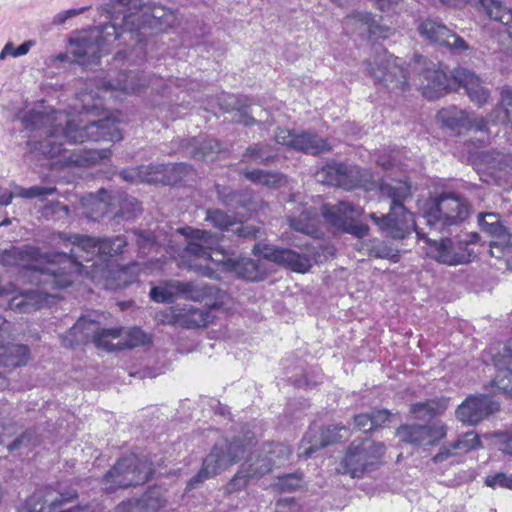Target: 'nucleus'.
<instances>
[{
	"label": "nucleus",
	"instance_id": "nucleus-1",
	"mask_svg": "<svg viewBox=\"0 0 512 512\" xmlns=\"http://www.w3.org/2000/svg\"><path fill=\"white\" fill-rule=\"evenodd\" d=\"M367 70L376 83L391 92H403L411 80L413 85L422 90L423 95L435 99L443 93L463 88L470 101L478 107L484 106L490 98V90L484 81L473 71L457 68L451 76L428 61L416 55L409 64V71L403 67V61L386 50L377 51L371 60L366 62Z\"/></svg>",
	"mask_w": 512,
	"mask_h": 512
},
{
	"label": "nucleus",
	"instance_id": "nucleus-2",
	"mask_svg": "<svg viewBox=\"0 0 512 512\" xmlns=\"http://www.w3.org/2000/svg\"><path fill=\"white\" fill-rule=\"evenodd\" d=\"M21 123L29 132L27 147L46 157H57L66 151L64 145L85 141H111L122 139V133L115 119H84L81 115L71 116L63 111L41 108L27 111Z\"/></svg>",
	"mask_w": 512,
	"mask_h": 512
},
{
	"label": "nucleus",
	"instance_id": "nucleus-3",
	"mask_svg": "<svg viewBox=\"0 0 512 512\" xmlns=\"http://www.w3.org/2000/svg\"><path fill=\"white\" fill-rule=\"evenodd\" d=\"M379 191L381 196L391 199L390 211L382 216L370 213L369 217L387 236L403 239L414 228L418 238L424 241L423 249L426 256L446 266L468 264L475 258L471 245L480 240L478 233L470 232L454 237L433 238L415 227L413 215L403 205V201L410 194V188L406 183L401 181L395 184L381 183Z\"/></svg>",
	"mask_w": 512,
	"mask_h": 512
},
{
	"label": "nucleus",
	"instance_id": "nucleus-4",
	"mask_svg": "<svg viewBox=\"0 0 512 512\" xmlns=\"http://www.w3.org/2000/svg\"><path fill=\"white\" fill-rule=\"evenodd\" d=\"M117 4L127 9L120 23L113 20L105 24L97 34L82 36L76 40L72 50L75 61L83 66L97 64L104 51V42H112L119 39L123 32H139L146 27H153L158 21L164 18L166 12L163 7H149L143 4L142 0H115Z\"/></svg>",
	"mask_w": 512,
	"mask_h": 512
},
{
	"label": "nucleus",
	"instance_id": "nucleus-5",
	"mask_svg": "<svg viewBox=\"0 0 512 512\" xmlns=\"http://www.w3.org/2000/svg\"><path fill=\"white\" fill-rule=\"evenodd\" d=\"M175 233L185 238L183 256L190 257L187 262L190 270L204 277L216 278V268L222 266L249 281H258L262 278L263 270L258 261L249 258L238 261L226 258L216 249L218 239L212 233L192 227L178 228Z\"/></svg>",
	"mask_w": 512,
	"mask_h": 512
},
{
	"label": "nucleus",
	"instance_id": "nucleus-6",
	"mask_svg": "<svg viewBox=\"0 0 512 512\" xmlns=\"http://www.w3.org/2000/svg\"><path fill=\"white\" fill-rule=\"evenodd\" d=\"M50 256H42L34 247H12L0 253V264L17 266L23 269V276L28 277L37 288L27 290L14 296L9 301V308L19 313H30L54 303L58 293L53 287V280L43 281L42 274L48 273Z\"/></svg>",
	"mask_w": 512,
	"mask_h": 512
},
{
	"label": "nucleus",
	"instance_id": "nucleus-7",
	"mask_svg": "<svg viewBox=\"0 0 512 512\" xmlns=\"http://www.w3.org/2000/svg\"><path fill=\"white\" fill-rule=\"evenodd\" d=\"M58 238L63 242H68L72 245L69 253H56L50 256L49 271L42 274L43 281L53 280V287L57 292L70 286L76 277L80 274H85L91 279L96 278V271H88V266L83 262L93 261L96 256L100 255L101 239L82 235L73 234L66 235L59 233ZM96 262H93L91 268H96Z\"/></svg>",
	"mask_w": 512,
	"mask_h": 512
},
{
	"label": "nucleus",
	"instance_id": "nucleus-8",
	"mask_svg": "<svg viewBox=\"0 0 512 512\" xmlns=\"http://www.w3.org/2000/svg\"><path fill=\"white\" fill-rule=\"evenodd\" d=\"M301 252L278 247L272 244L256 243L253 253L264 259L284 265L297 273H306L312 262L321 263L333 255V247L314 239L311 243L299 246Z\"/></svg>",
	"mask_w": 512,
	"mask_h": 512
},
{
	"label": "nucleus",
	"instance_id": "nucleus-9",
	"mask_svg": "<svg viewBox=\"0 0 512 512\" xmlns=\"http://www.w3.org/2000/svg\"><path fill=\"white\" fill-rule=\"evenodd\" d=\"M253 439V435L247 434L244 440L237 436L232 440L225 438L216 442L204 458L198 474L188 482V489L196 488L204 480L213 478L236 464L253 444Z\"/></svg>",
	"mask_w": 512,
	"mask_h": 512
},
{
	"label": "nucleus",
	"instance_id": "nucleus-10",
	"mask_svg": "<svg viewBox=\"0 0 512 512\" xmlns=\"http://www.w3.org/2000/svg\"><path fill=\"white\" fill-rule=\"evenodd\" d=\"M121 338H123L121 329L100 328L95 319L90 316H82L69 331L61 336V341L65 347L92 342L97 348L118 351L121 350Z\"/></svg>",
	"mask_w": 512,
	"mask_h": 512
},
{
	"label": "nucleus",
	"instance_id": "nucleus-11",
	"mask_svg": "<svg viewBox=\"0 0 512 512\" xmlns=\"http://www.w3.org/2000/svg\"><path fill=\"white\" fill-rule=\"evenodd\" d=\"M470 214L468 201L452 192H444L432 198L423 216L431 231H442L463 223Z\"/></svg>",
	"mask_w": 512,
	"mask_h": 512
},
{
	"label": "nucleus",
	"instance_id": "nucleus-12",
	"mask_svg": "<svg viewBox=\"0 0 512 512\" xmlns=\"http://www.w3.org/2000/svg\"><path fill=\"white\" fill-rule=\"evenodd\" d=\"M385 446L369 438L353 441L340 462L338 471L349 474L352 478L361 477L366 472L375 470L381 464Z\"/></svg>",
	"mask_w": 512,
	"mask_h": 512
},
{
	"label": "nucleus",
	"instance_id": "nucleus-13",
	"mask_svg": "<svg viewBox=\"0 0 512 512\" xmlns=\"http://www.w3.org/2000/svg\"><path fill=\"white\" fill-rule=\"evenodd\" d=\"M316 178L321 183L347 191L356 188L371 191L377 187L369 170L344 163H327L316 172Z\"/></svg>",
	"mask_w": 512,
	"mask_h": 512
},
{
	"label": "nucleus",
	"instance_id": "nucleus-14",
	"mask_svg": "<svg viewBox=\"0 0 512 512\" xmlns=\"http://www.w3.org/2000/svg\"><path fill=\"white\" fill-rule=\"evenodd\" d=\"M153 472L152 464L145 458L129 455L120 459L104 477V489L113 492L118 488L146 483Z\"/></svg>",
	"mask_w": 512,
	"mask_h": 512
},
{
	"label": "nucleus",
	"instance_id": "nucleus-15",
	"mask_svg": "<svg viewBox=\"0 0 512 512\" xmlns=\"http://www.w3.org/2000/svg\"><path fill=\"white\" fill-rule=\"evenodd\" d=\"M174 235H171L165 245L173 252H178L172 241ZM128 243H135L138 247V254L147 256L150 254H159L163 249L164 243L159 240V236L151 232L133 230L127 233V236H116L113 238H102L100 244V255L113 257L123 253V249Z\"/></svg>",
	"mask_w": 512,
	"mask_h": 512
},
{
	"label": "nucleus",
	"instance_id": "nucleus-16",
	"mask_svg": "<svg viewBox=\"0 0 512 512\" xmlns=\"http://www.w3.org/2000/svg\"><path fill=\"white\" fill-rule=\"evenodd\" d=\"M174 291L176 296L186 300L205 301L206 305L211 307H222L229 299L225 291L202 282L174 280Z\"/></svg>",
	"mask_w": 512,
	"mask_h": 512
},
{
	"label": "nucleus",
	"instance_id": "nucleus-17",
	"mask_svg": "<svg viewBox=\"0 0 512 512\" xmlns=\"http://www.w3.org/2000/svg\"><path fill=\"white\" fill-rule=\"evenodd\" d=\"M499 410V404L486 394L468 396L456 409V418L463 424L475 426Z\"/></svg>",
	"mask_w": 512,
	"mask_h": 512
},
{
	"label": "nucleus",
	"instance_id": "nucleus-18",
	"mask_svg": "<svg viewBox=\"0 0 512 512\" xmlns=\"http://www.w3.org/2000/svg\"><path fill=\"white\" fill-rule=\"evenodd\" d=\"M291 449L283 443H266L261 449L252 452L249 457L242 463L249 468L247 472L254 473L264 466L269 473L273 467L284 465L291 456Z\"/></svg>",
	"mask_w": 512,
	"mask_h": 512
},
{
	"label": "nucleus",
	"instance_id": "nucleus-19",
	"mask_svg": "<svg viewBox=\"0 0 512 512\" xmlns=\"http://www.w3.org/2000/svg\"><path fill=\"white\" fill-rule=\"evenodd\" d=\"M488 354L498 370L492 386L500 393L512 395V370L509 368L512 365V337L505 343L491 346Z\"/></svg>",
	"mask_w": 512,
	"mask_h": 512
},
{
	"label": "nucleus",
	"instance_id": "nucleus-20",
	"mask_svg": "<svg viewBox=\"0 0 512 512\" xmlns=\"http://www.w3.org/2000/svg\"><path fill=\"white\" fill-rule=\"evenodd\" d=\"M77 497L72 490L62 493L52 487L37 489L25 502L21 512H60L59 507Z\"/></svg>",
	"mask_w": 512,
	"mask_h": 512
},
{
	"label": "nucleus",
	"instance_id": "nucleus-21",
	"mask_svg": "<svg viewBox=\"0 0 512 512\" xmlns=\"http://www.w3.org/2000/svg\"><path fill=\"white\" fill-rule=\"evenodd\" d=\"M275 140L278 144L312 155L330 150L325 139L310 132L296 133L289 129H279Z\"/></svg>",
	"mask_w": 512,
	"mask_h": 512
},
{
	"label": "nucleus",
	"instance_id": "nucleus-22",
	"mask_svg": "<svg viewBox=\"0 0 512 512\" xmlns=\"http://www.w3.org/2000/svg\"><path fill=\"white\" fill-rule=\"evenodd\" d=\"M286 211L287 221L293 230L315 238L319 237V216L315 207L291 200Z\"/></svg>",
	"mask_w": 512,
	"mask_h": 512
},
{
	"label": "nucleus",
	"instance_id": "nucleus-23",
	"mask_svg": "<svg viewBox=\"0 0 512 512\" xmlns=\"http://www.w3.org/2000/svg\"><path fill=\"white\" fill-rule=\"evenodd\" d=\"M438 120L446 127L452 130H474L486 131L488 121L473 112H467L456 106L443 108L437 113Z\"/></svg>",
	"mask_w": 512,
	"mask_h": 512
},
{
	"label": "nucleus",
	"instance_id": "nucleus-24",
	"mask_svg": "<svg viewBox=\"0 0 512 512\" xmlns=\"http://www.w3.org/2000/svg\"><path fill=\"white\" fill-rule=\"evenodd\" d=\"M156 77L147 78L140 70L120 72L115 80H101V89L105 92L116 93L114 97L120 98V94H131L140 91L151 84Z\"/></svg>",
	"mask_w": 512,
	"mask_h": 512
},
{
	"label": "nucleus",
	"instance_id": "nucleus-25",
	"mask_svg": "<svg viewBox=\"0 0 512 512\" xmlns=\"http://www.w3.org/2000/svg\"><path fill=\"white\" fill-rule=\"evenodd\" d=\"M160 321L185 328H200L210 322V313L193 305L183 307H169Z\"/></svg>",
	"mask_w": 512,
	"mask_h": 512
},
{
	"label": "nucleus",
	"instance_id": "nucleus-26",
	"mask_svg": "<svg viewBox=\"0 0 512 512\" xmlns=\"http://www.w3.org/2000/svg\"><path fill=\"white\" fill-rule=\"evenodd\" d=\"M479 161L485 176L490 177L497 185L501 186L510 180L512 170L510 155L497 151H483L479 155Z\"/></svg>",
	"mask_w": 512,
	"mask_h": 512
},
{
	"label": "nucleus",
	"instance_id": "nucleus-27",
	"mask_svg": "<svg viewBox=\"0 0 512 512\" xmlns=\"http://www.w3.org/2000/svg\"><path fill=\"white\" fill-rule=\"evenodd\" d=\"M331 429H323L320 430L317 427H310L307 433L304 435L301 444L299 446L298 455L299 457L309 458L311 455L327 446L333 443H336L338 441L342 440V437L344 435L337 436H329L328 433Z\"/></svg>",
	"mask_w": 512,
	"mask_h": 512
},
{
	"label": "nucleus",
	"instance_id": "nucleus-28",
	"mask_svg": "<svg viewBox=\"0 0 512 512\" xmlns=\"http://www.w3.org/2000/svg\"><path fill=\"white\" fill-rule=\"evenodd\" d=\"M361 213L362 210L360 208L344 201L335 205L325 204L322 208V214L326 221L341 230L345 228L349 220L357 218Z\"/></svg>",
	"mask_w": 512,
	"mask_h": 512
},
{
	"label": "nucleus",
	"instance_id": "nucleus-29",
	"mask_svg": "<svg viewBox=\"0 0 512 512\" xmlns=\"http://www.w3.org/2000/svg\"><path fill=\"white\" fill-rule=\"evenodd\" d=\"M221 151L218 140L209 137L193 138L187 145V153L197 160H214L215 155Z\"/></svg>",
	"mask_w": 512,
	"mask_h": 512
},
{
	"label": "nucleus",
	"instance_id": "nucleus-30",
	"mask_svg": "<svg viewBox=\"0 0 512 512\" xmlns=\"http://www.w3.org/2000/svg\"><path fill=\"white\" fill-rule=\"evenodd\" d=\"M168 166L164 165H148L140 166L135 169H124L120 172V176L128 182H158L163 181V178L159 177L162 171L167 170Z\"/></svg>",
	"mask_w": 512,
	"mask_h": 512
},
{
	"label": "nucleus",
	"instance_id": "nucleus-31",
	"mask_svg": "<svg viewBox=\"0 0 512 512\" xmlns=\"http://www.w3.org/2000/svg\"><path fill=\"white\" fill-rule=\"evenodd\" d=\"M111 156L110 149L82 150L75 149L67 157L65 163L73 166H89Z\"/></svg>",
	"mask_w": 512,
	"mask_h": 512
},
{
	"label": "nucleus",
	"instance_id": "nucleus-32",
	"mask_svg": "<svg viewBox=\"0 0 512 512\" xmlns=\"http://www.w3.org/2000/svg\"><path fill=\"white\" fill-rule=\"evenodd\" d=\"M29 358V349L22 344H1V366L18 367L25 365Z\"/></svg>",
	"mask_w": 512,
	"mask_h": 512
},
{
	"label": "nucleus",
	"instance_id": "nucleus-33",
	"mask_svg": "<svg viewBox=\"0 0 512 512\" xmlns=\"http://www.w3.org/2000/svg\"><path fill=\"white\" fill-rule=\"evenodd\" d=\"M249 467L247 465H240L236 474L232 477V479L228 482L225 487V491L228 494L239 492L244 490L250 481L258 480L267 474V469L264 466L254 473H248L247 469Z\"/></svg>",
	"mask_w": 512,
	"mask_h": 512
},
{
	"label": "nucleus",
	"instance_id": "nucleus-34",
	"mask_svg": "<svg viewBox=\"0 0 512 512\" xmlns=\"http://www.w3.org/2000/svg\"><path fill=\"white\" fill-rule=\"evenodd\" d=\"M108 194L104 190L99 191V196L90 195L83 198L82 204L86 208L85 215L93 221H97L110 212V204L107 202Z\"/></svg>",
	"mask_w": 512,
	"mask_h": 512
},
{
	"label": "nucleus",
	"instance_id": "nucleus-35",
	"mask_svg": "<svg viewBox=\"0 0 512 512\" xmlns=\"http://www.w3.org/2000/svg\"><path fill=\"white\" fill-rule=\"evenodd\" d=\"M419 33L432 43L439 45L444 44L447 41V36L450 35V29L444 24L433 20L426 19L418 27Z\"/></svg>",
	"mask_w": 512,
	"mask_h": 512
},
{
	"label": "nucleus",
	"instance_id": "nucleus-36",
	"mask_svg": "<svg viewBox=\"0 0 512 512\" xmlns=\"http://www.w3.org/2000/svg\"><path fill=\"white\" fill-rule=\"evenodd\" d=\"M426 425H405L397 429L400 440L419 446H428V434Z\"/></svg>",
	"mask_w": 512,
	"mask_h": 512
},
{
	"label": "nucleus",
	"instance_id": "nucleus-37",
	"mask_svg": "<svg viewBox=\"0 0 512 512\" xmlns=\"http://www.w3.org/2000/svg\"><path fill=\"white\" fill-rule=\"evenodd\" d=\"M447 406L446 399H433L412 404L410 411L418 418H425L443 413Z\"/></svg>",
	"mask_w": 512,
	"mask_h": 512
},
{
	"label": "nucleus",
	"instance_id": "nucleus-38",
	"mask_svg": "<svg viewBox=\"0 0 512 512\" xmlns=\"http://www.w3.org/2000/svg\"><path fill=\"white\" fill-rule=\"evenodd\" d=\"M242 174L249 181L267 187L280 186L284 180V176L280 173L265 171L261 169L244 170Z\"/></svg>",
	"mask_w": 512,
	"mask_h": 512
},
{
	"label": "nucleus",
	"instance_id": "nucleus-39",
	"mask_svg": "<svg viewBox=\"0 0 512 512\" xmlns=\"http://www.w3.org/2000/svg\"><path fill=\"white\" fill-rule=\"evenodd\" d=\"M481 229L496 237L495 240H506L510 234L499 223V216L495 213L480 214L478 218Z\"/></svg>",
	"mask_w": 512,
	"mask_h": 512
},
{
	"label": "nucleus",
	"instance_id": "nucleus-40",
	"mask_svg": "<svg viewBox=\"0 0 512 512\" xmlns=\"http://www.w3.org/2000/svg\"><path fill=\"white\" fill-rule=\"evenodd\" d=\"M482 7L486 14L494 21L503 25L512 22V10L498 0H482Z\"/></svg>",
	"mask_w": 512,
	"mask_h": 512
},
{
	"label": "nucleus",
	"instance_id": "nucleus-41",
	"mask_svg": "<svg viewBox=\"0 0 512 512\" xmlns=\"http://www.w3.org/2000/svg\"><path fill=\"white\" fill-rule=\"evenodd\" d=\"M276 153L272 147L266 143H257L249 146L243 154V161L247 158L254 161L256 164L266 165L274 160Z\"/></svg>",
	"mask_w": 512,
	"mask_h": 512
},
{
	"label": "nucleus",
	"instance_id": "nucleus-42",
	"mask_svg": "<svg viewBox=\"0 0 512 512\" xmlns=\"http://www.w3.org/2000/svg\"><path fill=\"white\" fill-rule=\"evenodd\" d=\"M136 268V264L110 271L112 278L107 279L106 286L110 289L125 288L136 280V275H130V271Z\"/></svg>",
	"mask_w": 512,
	"mask_h": 512
},
{
	"label": "nucleus",
	"instance_id": "nucleus-43",
	"mask_svg": "<svg viewBox=\"0 0 512 512\" xmlns=\"http://www.w3.org/2000/svg\"><path fill=\"white\" fill-rule=\"evenodd\" d=\"M453 443L460 456L482 447L480 437L475 431H468L462 434Z\"/></svg>",
	"mask_w": 512,
	"mask_h": 512
},
{
	"label": "nucleus",
	"instance_id": "nucleus-44",
	"mask_svg": "<svg viewBox=\"0 0 512 512\" xmlns=\"http://www.w3.org/2000/svg\"><path fill=\"white\" fill-rule=\"evenodd\" d=\"M120 329L123 335V338H121V350L142 346L149 342L148 335L139 328Z\"/></svg>",
	"mask_w": 512,
	"mask_h": 512
},
{
	"label": "nucleus",
	"instance_id": "nucleus-45",
	"mask_svg": "<svg viewBox=\"0 0 512 512\" xmlns=\"http://www.w3.org/2000/svg\"><path fill=\"white\" fill-rule=\"evenodd\" d=\"M490 254L492 257L504 258L508 267L512 270V241L511 235L506 240H493L490 243Z\"/></svg>",
	"mask_w": 512,
	"mask_h": 512
},
{
	"label": "nucleus",
	"instance_id": "nucleus-46",
	"mask_svg": "<svg viewBox=\"0 0 512 512\" xmlns=\"http://www.w3.org/2000/svg\"><path fill=\"white\" fill-rule=\"evenodd\" d=\"M205 220L210 222L213 227L220 230H231L236 224L232 216L219 209L208 210Z\"/></svg>",
	"mask_w": 512,
	"mask_h": 512
},
{
	"label": "nucleus",
	"instance_id": "nucleus-47",
	"mask_svg": "<svg viewBox=\"0 0 512 512\" xmlns=\"http://www.w3.org/2000/svg\"><path fill=\"white\" fill-rule=\"evenodd\" d=\"M175 296L174 280H171L164 285L153 287L150 291L151 299L158 303H171Z\"/></svg>",
	"mask_w": 512,
	"mask_h": 512
},
{
	"label": "nucleus",
	"instance_id": "nucleus-48",
	"mask_svg": "<svg viewBox=\"0 0 512 512\" xmlns=\"http://www.w3.org/2000/svg\"><path fill=\"white\" fill-rule=\"evenodd\" d=\"M155 507H150L148 497L144 496L141 499L130 500L119 504L115 512H155Z\"/></svg>",
	"mask_w": 512,
	"mask_h": 512
},
{
	"label": "nucleus",
	"instance_id": "nucleus-49",
	"mask_svg": "<svg viewBox=\"0 0 512 512\" xmlns=\"http://www.w3.org/2000/svg\"><path fill=\"white\" fill-rule=\"evenodd\" d=\"M16 190V196L24 198V199H32L44 195H52L56 192L55 187H42V186H32L29 188H24L15 183H12Z\"/></svg>",
	"mask_w": 512,
	"mask_h": 512
},
{
	"label": "nucleus",
	"instance_id": "nucleus-50",
	"mask_svg": "<svg viewBox=\"0 0 512 512\" xmlns=\"http://www.w3.org/2000/svg\"><path fill=\"white\" fill-rule=\"evenodd\" d=\"M302 483V475L299 473L287 474L278 477L276 486L282 492H292L298 489Z\"/></svg>",
	"mask_w": 512,
	"mask_h": 512
},
{
	"label": "nucleus",
	"instance_id": "nucleus-51",
	"mask_svg": "<svg viewBox=\"0 0 512 512\" xmlns=\"http://www.w3.org/2000/svg\"><path fill=\"white\" fill-rule=\"evenodd\" d=\"M506 90H512L511 87H504L501 90V100L499 103V108L495 110L496 116L491 118L492 122H506L512 121V100L510 104L504 101V94Z\"/></svg>",
	"mask_w": 512,
	"mask_h": 512
},
{
	"label": "nucleus",
	"instance_id": "nucleus-52",
	"mask_svg": "<svg viewBox=\"0 0 512 512\" xmlns=\"http://www.w3.org/2000/svg\"><path fill=\"white\" fill-rule=\"evenodd\" d=\"M371 255L376 258L388 259L393 263H397L400 260V255L397 250L385 242L378 243L371 248Z\"/></svg>",
	"mask_w": 512,
	"mask_h": 512
},
{
	"label": "nucleus",
	"instance_id": "nucleus-53",
	"mask_svg": "<svg viewBox=\"0 0 512 512\" xmlns=\"http://www.w3.org/2000/svg\"><path fill=\"white\" fill-rule=\"evenodd\" d=\"M35 45V41L28 40L22 43L20 46L15 47L13 43L8 42L0 53V59L3 60L7 55L12 57H19L26 55L29 50Z\"/></svg>",
	"mask_w": 512,
	"mask_h": 512
},
{
	"label": "nucleus",
	"instance_id": "nucleus-54",
	"mask_svg": "<svg viewBox=\"0 0 512 512\" xmlns=\"http://www.w3.org/2000/svg\"><path fill=\"white\" fill-rule=\"evenodd\" d=\"M490 436L495 439L494 444L502 453L512 455V430L495 432Z\"/></svg>",
	"mask_w": 512,
	"mask_h": 512
},
{
	"label": "nucleus",
	"instance_id": "nucleus-55",
	"mask_svg": "<svg viewBox=\"0 0 512 512\" xmlns=\"http://www.w3.org/2000/svg\"><path fill=\"white\" fill-rule=\"evenodd\" d=\"M447 41L444 42L443 46L448 47L452 53L454 54H462L470 49L469 45L466 43V41L453 33L450 30V35L447 36Z\"/></svg>",
	"mask_w": 512,
	"mask_h": 512
},
{
	"label": "nucleus",
	"instance_id": "nucleus-56",
	"mask_svg": "<svg viewBox=\"0 0 512 512\" xmlns=\"http://www.w3.org/2000/svg\"><path fill=\"white\" fill-rule=\"evenodd\" d=\"M428 443L429 445H434L441 439H443L447 434V427L442 422H433L429 425H426Z\"/></svg>",
	"mask_w": 512,
	"mask_h": 512
},
{
	"label": "nucleus",
	"instance_id": "nucleus-57",
	"mask_svg": "<svg viewBox=\"0 0 512 512\" xmlns=\"http://www.w3.org/2000/svg\"><path fill=\"white\" fill-rule=\"evenodd\" d=\"M485 483L489 487H502L512 489V475L505 473H497L492 476H488Z\"/></svg>",
	"mask_w": 512,
	"mask_h": 512
},
{
	"label": "nucleus",
	"instance_id": "nucleus-58",
	"mask_svg": "<svg viewBox=\"0 0 512 512\" xmlns=\"http://www.w3.org/2000/svg\"><path fill=\"white\" fill-rule=\"evenodd\" d=\"M141 212L140 203L132 197H126L120 210V216L126 219L134 217Z\"/></svg>",
	"mask_w": 512,
	"mask_h": 512
},
{
	"label": "nucleus",
	"instance_id": "nucleus-59",
	"mask_svg": "<svg viewBox=\"0 0 512 512\" xmlns=\"http://www.w3.org/2000/svg\"><path fill=\"white\" fill-rule=\"evenodd\" d=\"M235 226V228L232 227L231 231L243 238L254 239L260 233V229L252 224L236 223Z\"/></svg>",
	"mask_w": 512,
	"mask_h": 512
},
{
	"label": "nucleus",
	"instance_id": "nucleus-60",
	"mask_svg": "<svg viewBox=\"0 0 512 512\" xmlns=\"http://www.w3.org/2000/svg\"><path fill=\"white\" fill-rule=\"evenodd\" d=\"M460 456L454 448V443L443 445L438 453L432 458V461L436 464L443 463L452 457Z\"/></svg>",
	"mask_w": 512,
	"mask_h": 512
},
{
	"label": "nucleus",
	"instance_id": "nucleus-61",
	"mask_svg": "<svg viewBox=\"0 0 512 512\" xmlns=\"http://www.w3.org/2000/svg\"><path fill=\"white\" fill-rule=\"evenodd\" d=\"M343 231L353 234L358 238H362L368 234L369 228L365 224L357 223L356 218H354L353 220H349Z\"/></svg>",
	"mask_w": 512,
	"mask_h": 512
},
{
	"label": "nucleus",
	"instance_id": "nucleus-62",
	"mask_svg": "<svg viewBox=\"0 0 512 512\" xmlns=\"http://www.w3.org/2000/svg\"><path fill=\"white\" fill-rule=\"evenodd\" d=\"M372 430L377 427H382L390 420V412L388 410H373L370 412Z\"/></svg>",
	"mask_w": 512,
	"mask_h": 512
},
{
	"label": "nucleus",
	"instance_id": "nucleus-63",
	"mask_svg": "<svg viewBox=\"0 0 512 512\" xmlns=\"http://www.w3.org/2000/svg\"><path fill=\"white\" fill-rule=\"evenodd\" d=\"M370 412L358 414L354 417L355 427L364 432L372 430Z\"/></svg>",
	"mask_w": 512,
	"mask_h": 512
},
{
	"label": "nucleus",
	"instance_id": "nucleus-64",
	"mask_svg": "<svg viewBox=\"0 0 512 512\" xmlns=\"http://www.w3.org/2000/svg\"><path fill=\"white\" fill-rule=\"evenodd\" d=\"M85 10V8H81V9H70V10H66V11H62V12H59L58 14H56L53 18V24H56V25H61L63 23H65V21L71 17H74L78 14H80L81 12H83Z\"/></svg>",
	"mask_w": 512,
	"mask_h": 512
}]
</instances>
